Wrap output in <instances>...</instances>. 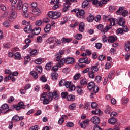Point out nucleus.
<instances>
[{"label": "nucleus", "instance_id": "obj_21", "mask_svg": "<svg viewBox=\"0 0 130 130\" xmlns=\"http://www.w3.org/2000/svg\"><path fill=\"white\" fill-rule=\"evenodd\" d=\"M117 121V119L114 118H112L109 119L108 120V122L109 123H110V124H115V123Z\"/></svg>", "mask_w": 130, "mask_h": 130}, {"label": "nucleus", "instance_id": "obj_5", "mask_svg": "<svg viewBox=\"0 0 130 130\" xmlns=\"http://www.w3.org/2000/svg\"><path fill=\"white\" fill-rule=\"evenodd\" d=\"M80 63H86V64H89L91 62V60L88 59V57L80 58L79 60Z\"/></svg>", "mask_w": 130, "mask_h": 130}, {"label": "nucleus", "instance_id": "obj_64", "mask_svg": "<svg viewBox=\"0 0 130 130\" xmlns=\"http://www.w3.org/2000/svg\"><path fill=\"white\" fill-rule=\"evenodd\" d=\"M36 54H37V50H32L30 52V55L31 56H34V55H36Z\"/></svg>", "mask_w": 130, "mask_h": 130}, {"label": "nucleus", "instance_id": "obj_50", "mask_svg": "<svg viewBox=\"0 0 130 130\" xmlns=\"http://www.w3.org/2000/svg\"><path fill=\"white\" fill-rule=\"evenodd\" d=\"M36 71H37L38 73H42V66H36L35 68Z\"/></svg>", "mask_w": 130, "mask_h": 130}, {"label": "nucleus", "instance_id": "obj_39", "mask_svg": "<svg viewBox=\"0 0 130 130\" xmlns=\"http://www.w3.org/2000/svg\"><path fill=\"white\" fill-rule=\"evenodd\" d=\"M88 76L90 79H94V78H95V73L92 71H89L88 72Z\"/></svg>", "mask_w": 130, "mask_h": 130}, {"label": "nucleus", "instance_id": "obj_58", "mask_svg": "<svg viewBox=\"0 0 130 130\" xmlns=\"http://www.w3.org/2000/svg\"><path fill=\"white\" fill-rule=\"evenodd\" d=\"M0 8L2 11H6L7 7H6V5L3 4H0Z\"/></svg>", "mask_w": 130, "mask_h": 130}, {"label": "nucleus", "instance_id": "obj_51", "mask_svg": "<svg viewBox=\"0 0 130 130\" xmlns=\"http://www.w3.org/2000/svg\"><path fill=\"white\" fill-rule=\"evenodd\" d=\"M65 85H66V80H65L62 79L59 82V87H62L63 86H65Z\"/></svg>", "mask_w": 130, "mask_h": 130}, {"label": "nucleus", "instance_id": "obj_54", "mask_svg": "<svg viewBox=\"0 0 130 130\" xmlns=\"http://www.w3.org/2000/svg\"><path fill=\"white\" fill-rule=\"evenodd\" d=\"M109 22L110 23V25H111L112 26H114V25H115V19L113 18H111Z\"/></svg>", "mask_w": 130, "mask_h": 130}, {"label": "nucleus", "instance_id": "obj_12", "mask_svg": "<svg viewBox=\"0 0 130 130\" xmlns=\"http://www.w3.org/2000/svg\"><path fill=\"white\" fill-rule=\"evenodd\" d=\"M111 107H109V105H107L106 106V109L104 110V112L106 114H109L110 113H111Z\"/></svg>", "mask_w": 130, "mask_h": 130}, {"label": "nucleus", "instance_id": "obj_38", "mask_svg": "<svg viewBox=\"0 0 130 130\" xmlns=\"http://www.w3.org/2000/svg\"><path fill=\"white\" fill-rule=\"evenodd\" d=\"M1 109L2 111L6 110V109H9V105L4 104L1 107Z\"/></svg>", "mask_w": 130, "mask_h": 130}, {"label": "nucleus", "instance_id": "obj_14", "mask_svg": "<svg viewBox=\"0 0 130 130\" xmlns=\"http://www.w3.org/2000/svg\"><path fill=\"white\" fill-rule=\"evenodd\" d=\"M95 85V83L93 81H91L88 83V85L87 86V88L89 91H92V89L94 87Z\"/></svg>", "mask_w": 130, "mask_h": 130}, {"label": "nucleus", "instance_id": "obj_30", "mask_svg": "<svg viewBox=\"0 0 130 130\" xmlns=\"http://www.w3.org/2000/svg\"><path fill=\"white\" fill-rule=\"evenodd\" d=\"M95 19V17L93 15L89 16L87 17V22H89V23H91L93 21H94Z\"/></svg>", "mask_w": 130, "mask_h": 130}, {"label": "nucleus", "instance_id": "obj_63", "mask_svg": "<svg viewBox=\"0 0 130 130\" xmlns=\"http://www.w3.org/2000/svg\"><path fill=\"white\" fill-rule=\"evenodd\" d=\"M98 59H99V60L102 61V60H103V59H106V57L103 55H100L98 57Z\"/></svg>", "mask_w": 130, "mask_h": 130}, {"label": "nucleus", "instance_id": "obj_59", "mask_svg": "<svg viewBox=\"0 0 130 130\" xmlns=\"http://www.w3.org/2000/svg\"><path fill=\"white\" fill-rule=\"evenodd\" d=\"M54 39H55V37H52L49 38L48 40L49 41V44L53 43L54 42Z\"/></svg>", "mask_w": 130, "mask_h": 130}, {"label": "nucleus", "instance_id": "obj_45", "mask_svg": "<svg viewBox=\"0 0 130 130\" xmlns=\"http://www.w3.org/2000/svg\"><path fill=\"white\" fill-rule=\"evenodd\" d=\"M80 77H81V74L80 73H77L73 77V79L75 81H77V80H79V79H80Z\"/></svg>", "mask_w": 130, "mask_h": 130}, {"label": "nucleus", "instance_id": "obj_49", "mask_svg": "<svg viewBox=\"0 0 130 130\" xmlns=\"http://www.w3.org/2000/svg\"><path fill=\"white\" fill-rule=\"evenodd\" d=\"M102 79V77L100 76H96L95 77V81L97 83H100L101 82V80Z\"/></svg>", "mask_w": 130, "mask_h": 130}, {"label": "nucleus", "instance_id": "obj_16", "mask_svg": "<svg viewBox=\"0 0 130 130\" xmlns=\"http://www.w3.org/2000/svg\"><path fill=\"white\" fill-rule=\"evenodd\" d=\"M99 71L98 69V67L96 66H92L90 68V72H92L93 73H97V71Z\"/></svg>", "mask_w": 130, "mask_h": 130}, {"label": "nucleus", "instance_id": "obj_15", "mask_svg": "<svg viewBox=\"0 0 130 130\" xmlns=\"http://www.w3.org/2000/svg\"><path fill=\"white\" fill-rule=\"evenodd\" d=\"M79 30L80 32H83L85 31V27H84V23L81 22L79 25Z\"/></svg>", "mask_w": 130, "mask_h": 130}, {"label": "nucleus", "instance_id": "obj_6", "mask_svg": "<svg viewBox=\"0 0 130 130\" xmlns=\"http://www.w3.org/2000/svg\"><path fill=\"white\" fill-rule=\"evenodd\" d=\"M91 121L92 123L97 125L100 123V118L97 116H94L91 119Z\"/></svg>", "mask_w": 130, "mask_h": 130}, {"label": "nucleus", "instance_id": "obj_56", "mask_svg": "<svg viewBox=\"0 0 130 130\" xmlns=\"http://www.w3.org/2000/svg\"><path fill=\"white\" fill-rule=\"evenodd\" d=\"M58 68H59V67L58 66V62L57 66H55L53 67L52 68V71H54V72L56 73V72H57V71H58Z\"/></svg>", "mask_w": 130, "mask_h": 130}, {"label": "nucleus", "instance_id": "obj_22", "mask_svg": "<svg viewBox=\"0 0 130 130\" xmlns=\"http://www.w3.org/2000/svg\"><path fill=\"white\" fill-rule=\"evenodd\" d=\"M103 19L105 22H109L111 19V16L110 15H104Z\"/></svg>", "mask_w": 130, "mask_h": 130}, {"label": "nucleus", "instance_id": "obj_61", "mask_svg": "<svg viewBox=\"0 0 130 130\" xmlns=\"http://www.w3.org/2000/svg\"><path fill=\"white\" fill-rule=\"evenodd\" d=\"M68 94V92H63L61 93V96L62 98H67Z\"/></svg>", "mask_w": 130, "mask_h": 130}, {"label": "nucleus", "instance_id": "obj_2", "mask_svg": "<svg viewBox=\"0 0 130 130\" xmlns=\"http://www.w3.org/2000/svg\"><path fill=\"white\" fill-rule=\"evenodd\" d=\"M71 12H74V13H76V16L78 18H80V19H85V11L84 10L75 8L71 10Z\"/></svg>", "mask_w": 130, "mask_h": 130}, {"label": "nucleus", "instance_id": "obj_17", "mask_svg": "<svg viewBox=\"0 0 130 130\" xmlns=\"http://www.w3.org/2000/svg\"><path fill=\"white\" fill-rule=\"evenodd\" d=\"M58 76V74L56 72H53L51 73V77L52 78L53 81H56L57 80V77Z\"/></svg>", "mask_w": 130, "mask_h": 130}, {"label": "nucleus", "instance_id": "obj_25", "mask_svg": "<svg viewBox=\"0 0 130 130\" xmlns=\"http://www.w3.org/2000/svg\"><path fill=\"white\" fill-rule=\"evenodd\" d=\"M67 101H74L75 100V95H69L67 97Z\"/></svg>", "mask_w": 130, "mask_h": 130}, {"label": "nucleus", "instance_id": "obj_53", "mask_svg": "<svg viewBox=\"0 0 130 130\" xmlns=\"http://www.w3.org/2000/svg\"><path fill=\"white\" fill-rule=\"evenodd\" d=\"M108 1L109 0H102V1H100L99 4V7H102V5H104V4H107Z\"/></svg>", "mask_w": 130, "mask_h": 130}, {"label": "nucleus", "instance_id": "obj_27", "mask_svg": "<svg viewBox=\"0 0 130 130\" xmlns=\"http://www.w3.org/2000/svg\"><path fill=\"white\" fill-rule=\"evenodd\" d=\"M80 85L81 86H87L88 85V82H87V79H83L80 81Z\"/></svg>", "mask_w": 130, "mask_h": 130}, {"label": "nucleus", "instance_id": "obj_24", "mask_svg": "<svg viewBox=\"0 0 130 130\" xmlns=\"http://www.w3.org/2000/svg\"><path fill=\"white\" fill-rule=\"evenodd\" d=\"M51 28V25L50 24H48L46 25L45 27L44 28V31L46 33H48Z\"/></svg>", "mask_w": 130, "mask_h": 130}, {"label": "nucleus", "instance_id": "obj_33", "mask_svg": "<svg viewBox=\"0 0 130 130\" xmlns=\"http://www.w3.org/2000/svg\"><path fill=\"white\" fill-rule=\"evenodd\" d=\"M100 112H101V110H100V109H95L94 110H92L91 111V113L92 114H95L97 115L100 114Z\"/></svg>", "mask_w": 130, "mask_h": 130}, {"label": "nucleus", "instance_id": "obj_44", "mask_svg": "<svg viewBox=\"0 0 130 130\" xmlns=\"http://www.w3.org/2000/svg\"><path fill=\"white\" fill-rule=\"evenodd\" d=\"M76 88L78 94H79V95H82V94H83V90L81 88V86H77Z\"/></svg>", "mask_w": 130, "mask_h": 130}, {"label": "nucleus", "instance_id": "obj_62", "mask_svg": "<svg viewBox=\"0 0 130 130\" xmlns=\"http://www.w3.org/2000/svg\"><path fill=\"white\" fill-rule=\"evenodd\" d=\"M11 17L13 18V19H15V18L17 17V13L16 11H12V13L11 14Z\"/></svg>", "mask_w": 130, "mask_h": 130}, {"label": "nucleus", "instance_id": "obj_40", "mask_svg": "<svg viewBox=\"0 0 130 130\" xmlns=\"http://www.w3.org/2000/svg\"><path fill=\"white\" fill-rule=\"evenodd\" d=\"M66 2V4H68V5H72V3H77L78 0H64Z\"/></svg>", "mask_w": 130, "mask_h": 130}, {"label": "nucleus", "instance_id": "obj_60", "mask_svg": "<svg viewBox=\"0 0 130 130\" xmlns=\"http://www.w3.org/2000/svg\"><path fill=\"white\" fill-rule=\"evenodd\" d=\"M91 106L92 108H93V109L97 108L98 105L97 104V103L95 102H93L91 104Z\"/></svg>", "mask_w": 130, "mask_h": 130}, {"label": "nucleus", "instance_id": "obj_10", "mask_svg": "<svg viewBox=\"0 0 130 130\" xmlns=\"http://www.w3.org/2000/svg\"><path fill=\"white\" fill-rule=\"evenodd\" d=\"M23 5V1H22V0L18 1L16 6L17 10H18V11H20V10H22Z\"/></svg>", "mask_w": 130, "mask_h": 130}, {"label": "nucleus", "instance_id": "obj_32", "mask_svg": "<svg viewBox=\"0 0 130 130\" xmlns=\"http://www.w3.org/2000/svg\"><path fill=\"white\" fill-rule=\"evenodd\" d=\"M89 6V2L88 0L84 1L82 4V7L83 8H87Z\"/></svg>", "mask_w": 130, "mask_h": 130}, {"label": "nucleus", "instance_id": "obj_46", "mask_svg": "<svg viewBox=\"0 0 130 130\" xmlns=\"http://www.w3.org/2000/svg\"><path fill=\"white\" fill-rule=\"evenodd\" d=\"M50 101H51V100H49V99H48L47 98H46V99H44L43 100V104L44 105L45 104H49V102H50Z\"/></svg>", "mask_w": 130, "mask_h": 130}, {"label": "nucleus", "instance_id": "obj_13", "mask_svg": "<svg viewBox=\"0 0 130 130\" xmlns=\"http://www.w3.org/2000/svg\"><path fill=\"white\" fill-rule=\"evenodd\" d=\"M118 24L119 26H124L125 25V19L123 18L119 19Z\"/></svg>", "mask_w": 130, "mask_h": 130}, {"label": "nucleus", "instance_id": "obj_9", "mask_svg": "<svg viewBox=\"0 0 130 130\" xmlns=\"http://www.w3.org/2000/svg\"><path fill=\"white\" fill-rule=\"evenodd\" d=\"M24 31L26 32V33L32 32V25L30 24L27 25L24 28Z\"/></svg>", "mask_w": 130, "mask_h": 130}, {"label": "nucleus", "instance_id": "obj_43", "mask_svg": "<svg viewBox=\"0 0 130 130\" xmlns=\"http://www.w3.org/2000/svg\"><path fill=\"white\" fill-rule=\"evenodd\" d=\"M82 37H83V35H82V34H77L75 36V39H77V40H81Z\"/></svg>", "mask_w": 130, "mask_h": 130}, {"label": "nucleus", "instance_id": "obj_18", "mask_svg": "<svg viewBox=\"0 0 130 130\" xmlns=\"http://www.w3.org/2000/svg\"><path fill=\"white\" fill-rule=\"evenodd\" d=\"M41 11L39 10V9L37 7L36 8L32 9V14L34 15H38V13H41Z\"/></svg>", "mask_w": 130, "mask_h": 130}, {"label": "nucleus", "instance_id": "obj_23", "mask_svg": "<svg viewBox=\"0 0 130 130\" xmlns=\"http://www.w3.org/2000/svg\"><path fill=\"white\" fill-rule=\"evenodd\" d=\"M92 91L93 94H97V93L99 91V87H98L97 85H95L92 89Z\"/></svg>", "mask_w": 130, "mask_h": 130}, {"label": "nucleus", "instance_id": "obj_41", "mask_svg": "<svg viewBox=\"0 0 130 130\" xmlns=\"http://www.w3.org/2000/svg\"><path fill=\"white\" fill-rule=\"evenodd\" d=\"M70 6H71L70 5H69V4H67L65 3V5L63 6V12H67V11H68V8H70Z\"/></svg>", "mask_w": 130, "mask_h": 130}, {"label": "nucleus", "instance_id": "obj_26", "mask_svg": "<svg viewBox=\"0 0 130 130\" xmlns=\"http://www.w3.org/2000/svg\"><path fill=\"white\" fill-rule=\"evenodd\" d=\"M44 60L42 58H38L35 60V63L37 64H41L42 62H43Z\"/></svg>", "mask_w": 130, "mask_h": 130}, {"label": "nucleus", "instance_id": "obj_4", "mask_svg": "<svg viewBox=\"0 0 130 130\" xmlns=\"http://www.w3.org/2000/svg\"><path fill=\"white\" fill-rule=\"evenodd\" d=\"M64 86L66 88H69V91L70 92L76 90V86L74 85H72V82L70 81H66Z\"/></svg>", "mask_w": 130, "mask_h": 130}, {"label": "nucleus", "instance_id": "obj_47", "mask_svg": "<svg viewBox=\"0 0 130 130\" xmlns=\"http://www.w3.org/2000/svg\"><path fill=\"white\" fill-rule=\"evenodd\" d=\"M56 58L55 59L56 61H60V59L62 58V56L57 54L56 55H55Z\"/></svg>", "mask_w": 130, "mask_h": 130}, {"label": "nucleus", "instance_id": "obj_48", "mask_svg": "<svg viewBox=\"0 0 130 130\" xmlns=\"http://www.w3.org/2000/svg\"><path fill=\"white\" fill-rule=\"evenodd\" d=\"M12 120L13 121H19L20 120V117L18 115H15L12 117Z\"/></svg>", "mask_w": 130, "mask_h": 130}, {"label": "nucleus", "instance_id": "obj_8", "mask_svg": "<svg viewBox=\"0 0 130 130\" xmlns=\"http://www.w3.org/2000/svg\"><path fill=\"white\" fill-rule=\"evenodd\" d=\"M41 31V28L40 27H36L33 29L31 33H32V34H34L35 35H38V34L40 33Z\"/></svg>", "mask_w": 130, "mask_h": 130}, {"label": "nucleus", "instance_id": "obj_19", "mask_svg": "<svg viewBox=\"0 0 130 130\" xmlns=\"http://www.w3.org/2000/svg\"><path fill=\"white\" fill-rule=\"evenodd\" d=\"M22 11H23L24 13H26L28 10V4L24 3L22 5V8L21 9Z\"/></svg>", "mask_w": 130, "mask_h": 130}, {"label": "nucleus", "instance_id": "obj_28", "mask_svg": "<svg viewBox=\"0 0 130 130\" xmlns=\"http://www.w3.org/2000/svg\"><path fill=\"white\" fill-rule=\"evenodd\" d=\"M111 27H112V25L111 24L107 25L105 28L103 29V32H108L110 29H111Z\"/></svg>", "mask_w": 130, "mask_h": 130}, {"label": "nucleus", "instance_id": "obj_31", "mask_svg": "<svg viewBox=\"0 0 130 130\" xmlns=\"http://www.w3.org/2000/svg\"><path fill=\"white\" fill-rule=\"evenodd\" d=\"M62 41H63V43H66L67 42V43H69L73 40L72 38H62L61 39Z\"/></svg>", "mask_w": 130, "mask_h": 130}, {"label": "nucleus", "instance_id": "obj_52", "mask_svg": "<svg viewBox=\"0 0 130 130\" xmlns=\"http://www.w3.org/2000/svg\"><path fill=\"white\" fill-rule=\"evenodd\" d=\"M15 59H20L21 58V54L19 52H16L14 55Z\"/></svg>", "mask_w": 130, "mask_h": 130}, {"label": "nucleus", "instance_id": "obj_11", "mask_svg": "<svg viewBox=\"0 0 130 130\" xmlns=\"http://www.w3.org/2000/svg\"><path fill=\"white\" fill-rule=\"evenodd\" d=\"M61 16V13L59 12H54L53 15V19H58Z\"/></svg>", "mask_w": 130, "mask_h": 130}, {"label": "nucleus", "instance_id": "obj_7", "mask_svg": "<svg viewBox=\"0 0 130 130\" xmlns=\"http://www.w3.org/2000/svg\"><path fill=\"white\" fill-rule=\"evenodd\" d=\"M117 40V37L116 36H110L109 37V38L108 39V42H110V43H113L115 41H116Z\"/></svg>", "mask_w": 130, "mask_h": 130}, {"label": "nucleus", "instance_id": "obj_1", "mask_svg": "<svg viewBox=\"0 0 130 130\" xmlns=\"http://www.w3.org/2000/svg\"><path fill=\"white\" fill-rule=\"evenodd\" d=\"M74 62H75V59L73 57L62 58L58 62V67L59 68H61L64 63H67V64H72Z\"/></svg>", "mask_w": 130, "mask_h": 130}, {"label": "nucleus", "instance_id": "obj_35", "mask_svg": "<svg viewBox=\"0 0 130 130\" xmlns=\"http://www.w3.org/2000/svg\"><path fill=\"white\" fill-rule=\"evenodd\" d=\"M46 98H47V92H44L41 95L40 100H41V101H43V99H45Z\"/></svg>", "mask_w": 130, "mask_h": 130}, {"label": "nucleus", "instance_id": "obj_42", "mask_svg": "<svg viewBox=\"0 0 130 130\" xmlns=\"http://www.w3.org/2000/svg\"><path fill=\"white\" fill-rule=\"evenodd\" d=\"M53 94V98L55 99V100H57L58 98H59V95H57V92L56 91H54L52 93Z\"/></svg>", "mask_w": 130, "mask_h": 130}, {"label": "nucleus", "instance_id": "obj_57", "mask_svg": "<svg viewBox=\"0 0 130 130\" xmlns=\"http://www.w3.org/2000/svg\"><path fill=\"white\" fill-rule=\"evenodd\" d=\"M116 33L117 34H121V35H122V34H123L124 33V31L122 28H119L116 30Z\"/></svg>", "mask_w": 130, "mask_h": 130}, {"label": "nucleus", "instance_id": "obj_55", "mask_svg": "<svg viewBox=\"0 0 130 130\" xmlns=\"http://www.w3.org/2000/svg\"><path fill=\"white\" fill-rule=\"evenodd\" d=\"M51 66H52V63L51 62L47 63L46 66H45V69L47 71H49V70H50V69H51Z\"/></svg>", "mask_w": 130, "mask_h": 130}, {"label": "nucleus", "instance_id": "obj_37", "mask_svg": "<svg viewBox=\"0 0 130 130\" xmlns=\"http://www.w3.org/2000/svg\"><path fill=\"white\" fill-rule=\"evenodd\" d=\"M76 106H77L76 103H72L69 106V108L70 110H74L76 108Z\"/></svg>", "mask_w": 130, "mask_h": 130}, {"label": "nucleus", "instance_id": "obj_29", "mask_svg": "<svg viewBox=\"0 0 130 130\" xmlns=\"http://www.w3.org/2000/svg\"><path fill=\"white\" fill-rule=\"evenodd\" d=\"M30 75L34 78V79H37L38 78V74H37V72L35 71H32L30 73Z\"/></svg>", "mask_w": 130, "mask_h": 130}, {"label": "nucleus", "instance_id": "obj_3", "mask_svg": "<svg viewBox=\"0 0 130 130\" xmlns=\"http://www.w3.org/2000/svg\"><path fill=\"white\" fill-rule=\"evenodd\" d=\"M13 108H15L16 110H20V109L26 108V106L24 105V102H20L17 105H13Z\"/></svg>", "mask_w": 130, "mask_h": 130}, {"label": "nucleus", "instance_id": "obj_20", "mask_svg": "<svg viewBox=\"0 0 130 130\" xmlns=\"http://www.w3.org/2000/svg\"><path fill=\"white\" fill-rule=\"evenodd\" d=\"M124 49L125 51H129L130 50V42H127L125 43Z\"/></svg>", "mask_w": 130, "mask_h": 130}, {"label": "nucleus", "instance_id": "obj_34", "mask_svg": "<svg viewBox=\"0 0 130 130\" xmlns=\"http://www.w3.org/2000/svg\"><path fill=\"white\" fill-rule=\"evenodd\" d=\"M47 98L51 101H52V99H53V94H52V92H49L47 94Z\"/></svg>", "mask_w": 130, "mask_h": 130}, {"label": "nucleus", "instance_id": "obj_36", "mask_svg": "<svg viewBox=\"0 0 130 130\" xmlns=\"http://www.w3.org/2000/svg\"><path fill=\"white\" fill-rule=\"evenodd\" d=\"M31 60V59L30 58V56H27L24 57V64H27L28 62Z\"/></svg>", "mask_w": 130, "mask_h": 130}]
</instances>
